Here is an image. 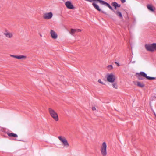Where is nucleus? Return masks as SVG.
<instances>
[{
    "mask_svg": "<svg viewBox=\"0 0 156 156\" xmlns=\"http://www.w3.org/2000/svg\"><path fill=\"white\" fill-rule=\"evenodd\" d=\"M81 31V30L80 29H71L70 32V33L72 35H73V34L75 33L80 32Z\"/></svg>",
    "mask_w": 156,
    "mask_h": 156,
    "instance_id": "nucleus-11",
    "label": "nucleus"
},
{
    "mask_svg": "<svg viewBox=\"0 0 156 156\" xmlns=\"http://www.w3.org/2000/svg\"><path fill=\"white\" fill-rule=\"evenodd\" d=\"M111 5L114 6L115 9H116L117 7H120V5H119L116 2H113L112 3Z\"/></svg>",
    "mask_w": 156,
    "mask_h": 156,
    "instance_id": "nucleus-17",
    "label": "nucleus"
},
{
    "mask_svg": "<svg viewBox=\"0 0 156 156\" xmlns=\"http://www.w3.org/2000/svg\"><path fill=\"white\" fill-rule=\"evenodd\" d=\"M100 150L102 156H106L107 155V145L105 142L102 143L100 147Z\"/></svg>",
    "mask_w": 156,
    "mask_h": 156,
    "instance_id": "nucleus-1",
    "label": "nucleus"
},
{
    "mask_svg": "<svg viewBox=\"0 0 156 156\" xmlns=\"http://www.w3.org/2000/svg\"><path fill=\"white\" fill-rule=\"evenodd\" d=\"M98 82L102 84H105L103 83V82H102L101 80V79H99L98 81Z\"/></svg>",
    "mask_w": 156,
    "mask_h": 156,
    "instance_id": "nucleus-22",
    "label": "nucleus"
},
{
    "mask_svg": "<svg viewBox=\"0 0 156 156\" xmlns=\"http://www.w3.org/2000/svg\"><path fill=\"white\" fill-rule=\"evenodd\" d=\"M147 7L149 10L153 12H154V9H155L154 7H153L151 5H147Z\"/></svg>",
    "mask_w": 156,
    "mask_h": 156,
    "instance_id": "nucleus-13",
    "label": "nucleus"
},
{
    "mask_svg": "<svg viewBox=\"0 0 156 156\" xmlns=\"http://www.w3.org/2000/svg\"><path fill=\"white\" fill-rule=\"evenodd\" d=\"M10 57L17 58V55H10Z\"/></svg>",
    "mask_w": 156,
    "mask_h": 156,
    "instance_id": "nucleus-23",
    "label": "nucleus"
},
{
    "mask_svg": "<svg viewBox=\"0 0 156 156\" xmlns=\"http://www.w3.org/2000/svg\"><path fill=\"white\" fill-rule=\"evenodd\" d=\"M145 47L147 50L148 51L153 52L156 51V43H153L152 44H146Z\"/></svg>",
    "mask_w": 156,
    "mask_h": 156,
    "instance_id": "nucleus-3",
    "label": "nucleus"
},
{
    "mask_svg": "<svg viewBox=\"0 0 156 156\" xmlns=\"http://www.w3.org/2000/svg\"><path fill=\"white\" fill-rule=\"evenodd\" d=\"M122 3H124L126 2V0H120Z\"/></svg>",
    "mask_w": 156,
    "mask_h": 156,
    "instance_id": "nucleus-24",
    "label": "nucleus"
},
{
    "mask_svg": "<svg viewBox=\"0 0 156 156\" xmlns=\"http://www.w3.org/2000/svg\"><path fill=\"white\" fill-rule=\"evenodd\" d=\"M7 134L10 137H17L18 136L15 133H7Z\"/></svg>",
    "mask_w": 156,
    "mask_h": 156,
    "instance_id": "nucleus-14",
    "label": "nucleus"
},
{
    "mask_svg": "<svg viewBox=\"0 0 156 156\" xmlns=\"http://www.w3.org/2000/svg\"><path fill=\"white\" fill-rule=\"evenodd\" d=\"M92 5L94 7V8L98 10L99 11H101V10L99 8V6L95 3H92Z\"/></svg>",
    "mask_w": 156,
    "mask_h": 156,
    "instance_id": "nucleus-16",
    "label": "nucleus"
},
{
    "mask_svg": "<svg viewBox=\"0 0 156 156\" xmlns=\"http://www.w3.org/2000/svg\"><path fill=\"white\" fill-rule=\"evenodd\" d=\"M58 138L64 147L67 148L69 147V144L65 137L60 136L58 137Z\"/></svg>",
    "mask_w": 156,
    "mask_h": 156,
    "instance_id": "nucleus-5",
    "label": "nucleus"
},
{
    "mask_svg": "<svg viewBox=\"0 0 156 156\" xmlns=\"http://www.w3.org/2000/svg\"><path fill=\"white\" fill-rule=\"evenodd\" d=\"M106 78L107 81L110 83H114L117 79L115 75L112 73L107 74Z\"/></svg>",
    "mask_w": 156,
    "mask_h": 156,
    "instance_id": "nucleus-4",
    "label": "nucleus"
},
{
    "mask_svg": "<svg viewBox=\"0 0 156 156\" xmlns=\"http://www.w3.org/2000/svg\"><path fill=\"white\" fill-rule=\"evenodd\" d=\"M112 83H113L112 84V87L115 89H118V85L117 83H114V82Z\"/></svg>",
    "mask_w": 156,
    "mask_h": 156,
    "instance_id": "nucleus-19",
    "label": "nucleus"
},
{
    "mask_svg": "<svg viewBox=\"0 0 156 156\" xmlns=\"http://www.w3.org/2000/svg\"><path fill=\"white\" fill-rule=\"evenodd\" d=\"M50 34L51 37L53 39H56L58 37V35L57 33L53 30H51Z\"/></svg>",
    "mask_w": 156,
    "mask_h": 156,
    "instance_id": "nucleus-10",
    "label": "nucleus"
},
{
    "mask_svg": "<svg viewBox=\"0 0 156 156\" xmlns=\"http://www.w3.org/2000/svg\"><path fill=\"white\" fill-rule=\"evenodd\" d=\"M103 13H104L105 14H106V12H105L103 11H101Z\"/></svg>",
    "mask_w": 156,
    "mask_h": 156,
    "instance_id": "nucleus-26",
    "label": "nucleus"
},
{
    "mask_svg": "<svg viewBox=\"0 0 156 156\" xmlns=\"http://www.w3.org/2000/svg\"><path fill=\"white\" fill-rule=\"evenodd\" d=\"M14 33L8 31H6L4 33V34L8 38H11L13 37Z\"/></svg>",
    "mask_w": 156,
    "mask_h": 156,
    "instance_id": "nucleus-8",
    "label": "nucleus"
},
{
    "mask_svg": "<svg viewBox=\"0 0 156 156\" xmlns=\"http://www.w3.org/2000/svg\"><path fill=\"white\" fill-rule=\"evenodd\" d=\"M48 112L50 116L56 121L59 120L58 116L57 113L51 108H48Z\"/></svg>",
    "mask_w": 156,
    "mask_h": 156,
    "instance_id": "nucleus-2",
    "label": "nucleus"
},
{
    "mask_svg": "<svg viewBox=\"0 0 156 156\" xmlns=\"http://www.w3.org/2000/svg\"><path fill=\"white\" fill-rule=\"evenodd\" d=\"M27 58V56L25 55H17V58L19 59H25Z\"/></svg>",
    "mask_w": 156,
    "mask_h": 156,
    "instance_id": "nucleus-18",
    "label": "nucleus"
},
{
    "mask_svg": "<svg viewBox=\"0 0 156 156\" xmlns=\"http://www.w3.org/2000/svg\"><path fill=\"white\" fill-rule=\"evenodd\" d=\"M65 5L66 7L68 9H74V7L71 3L70 1H67L65 3Z\"/></svg>",
    "mask_w": 156,
    "mask_h": 156,
    "instance_id": "nucleus-7",
    "label": "nucleus"
},
{
    "mask_svg": "<svg viewBox=\"0 0 156 156\" xmlns=\"http://www.w3.org/2000/svg\"><path fill=\"white\" fill-rule=\"evenodd\" d=\"M53 13L51 12H46L44 14L43 18L46 20H49L52 18L53 16Z\"/></svg>",
    "mask_w": 156,
    "mask_h": 156,
    "instance_id": "nucleus-6",
    "label": "nucleus"
},
{
    "mask_svg": "<svg viewBox=\"0 0 156 156\" xmlns=\"http://www.w3.org/2000/svg\"><path fill=\"white\" fill-rule=\"evenodd\" d=\"M142 76L146 78L149 80H153L155 79V78L154 77H151L147 76V75L144 72H140V74Z\"/></svg>",
    "mask_w": 156,
    "mask_h": 156,
    "instance_id": "nucleus-9",
    "label": "nucleus"
},
{
    "mask_svg": "<svg viewBox=\"0 0 156 156\" xmlns=\"http://www.w3.org/2000/svg\"><path fill=\"white\" fill-rule=\"evenodd\" d=\"M107 68L108 70H111L113 69V67L112 65H109L107 66Z\"/></svg>",
    "mask_w": 156,
    "mask_h": 156,
    "instance_id": "nucleus-20",
    "label": "nucleus"
},
{
    "mask_svg": "<svg viewBox=\"0 0 156 156\" xmlns=\"http://www.w3.org/2000/svg\"><path fill=\"white\" fill-rule=\"evenodd\" d=\"M115 63L117 64L118 66H119V63H117V62H115Z\"/></svg>",
    "mask_w": 156,
    "mask_h": 156,
    "instance_id": "nucleus-27",
    "label": "nucleus"
},
{
    "mask_svg": "<svg viewBox=\"0 0 156 156\" xmlns=\"http://www.w3.org/2000/svg\"><path fill=\"white\" fill-rule=\"evenodd\" d=\"M39 35H40V36H41V37H42V35H41V34H40V33H39Z\"/></svg>",
    "mask_w": 156,
    "mask_h": 156,
    "instance_id": "nucleus-28",
    "label": "nucleus"
},
{
    "mask_svg": "<svg viewBox=\"0 0 156 156\" xmlns=\"http://www.w3.org/2000/svg\"><path fill=\"white\" fill-rule=\"evenodd\" d=\"M137 85L140 87L142 88L144 87V84L143 83L138 81L137 82Z\"/></svg>",
    "mask_w": 156,
    "mask_h": 156,
    "instance_id": "nucleus-15",
    "label": "nucleus"
},
{
    "mask_svg": "<svg viewBox=\"0 0 156 156\" xmlns=\"http://www.w3.org/2000/svg\"><path fill=\"white\" fill-rule=\"evenodd\" d=\"M140 73H138V78L140 80H142V78L141 77V76H142L140 74Z\"/></svg>",
    "mask_w": 156,
    "mask_h": 156,
    "instance_id": "nucleus-21",
    "label": "nucleus"
},
{
    "mask_svg": "<svg viewBox=\"0 0 156 156\" xmlns=\"http://www.w3.org/2000/svg\"><path fill=\"white\" fill-rule=\"evenodd\" d=\"M112 10L114 12L116 15L120 17V18H122V16L121 13L119 12V11H115L112 8Z\"/></svg>",
    "mask_w": 156,
    "mask_h": 156,
    "instance_id": "nucleus-12",
    "label": "nucleus"
},
{
    "mask_svg": "<svg viewBox=\"0 0 156 156\" xmlns=\"http://www.w3.org/2000/svg\"><path fill=\"white\" fill-rule=\"evenodd\" d=\"M92 110H93V111H94V110H96V108H95V107H93L92 108Z\"/></svg>",
    "mask_w": 156,
    "mask_h": 156,
    "instance_id": "nucleus-25",
    "label": "nucleus"
}]
</instances>
